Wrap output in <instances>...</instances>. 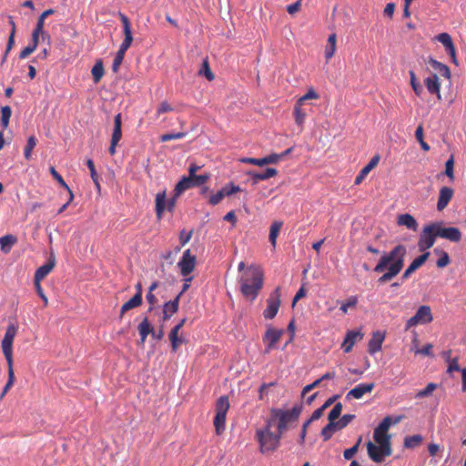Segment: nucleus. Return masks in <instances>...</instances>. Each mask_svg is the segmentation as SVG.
I'll return each mask as SVG.
<instances>
[{
  "label": "nucleus",
  "mask_w": 466,
  "mask_h": 466,
  "mask_svg": "<svg viewBox=\"0 0 466 466\" xmlns=\"http://www.w3.org/2000/svg\"><path fill=\"white\" fill-rule=\"evenodd\" d=\"M453 197V189L449 187H442L440 189L438 202H437V209L439 211L443 210L451 200Z\"/></svg>",
  "instance_id": "24"
},
{
  "label": "nucleus",
  "mask_w": 466,
  "mask_h": 466,
  "mask_svg": "<svg viewBox=\"0 0 466 466\" xmlns=\"http://www.w3.org/2000/svg\"><path fill=\"white\" fill-rule=\"evenodd\" d=\"M50 174L52 175V177L63 187H65L67 191L71 190L69 188V187L67 186V184L65 182L64 178L62 177V176L56 170V168L54 167H50Z\"/></svg>",
  "instance_id": "59"
},
{
  "label": "nucleus",
  "mask_w": 466,
  "mask_h": 466,
  "mask_svg": "<svg viewBox=\"0 0 466 466\" xmlns=\"http://www.w3.org/2000/svg\"><path fill=\"white\" fill-rule=\"evenodd\" d=\"M17 329L15 325L10 324L7 326L1 346L2 350L6 360V362H13V341L15 337Z\"/></svg>",
  "instance_id": "10"
},
{
  "label": "nucleus",
  "mask_w": 466,
  "mask_h": 466,
  "mask_svg": "<svg viewBox=\"0 0 466 466\" xmlns=\"http://www.w3.org/2000/svg\"><path fill=\"white\" fill-rule=\"evenodd\" d=\"M122 138V115L118 113L114 117V128L111 136L108 153L111 156L116 154V147Z\"/></svg>",
  "instance_id": "12"
},
{
  "label": "nucleus",
  "mask_w": 466,
  "mask_h": 466,
  "mask_svg": "<svg viewBox=\"0 0 466 466\" xmlns=\"http://www.w3.org/2000/svg\"><path fill=\"white\" fill-rule=\"evenodd\" d=\"M36 143H37V139L35 138V136H30L27 138V142H26V145H25V150H24V155H25V159L29 160L31 158L32 151L35 148V147L36 146Z\"/></svg>",
  "instance_id": "44"
},
{
  "label": "nucleus",
  "mask_w": 466,
  "mask_h": 466,
  "mask_svg": "<svg viewBox=\"0 0 466 466\" xmlns=\"http://www.w3.org/2000/svg\"><path fill=\"white\" fill-rule=\"evenodd\" d=\"M336 431H339L335 426V422L329 421V423L322 429L321 436L324 441H329Z\"/></svg>",
  "instance_id": "46"
},
{
  "label": "nucleus",
  "mask_w": 466,
  "mask_h": 466,
  "mask_svg": "<svg viewBox=\"0 0 466 466\" xmlns=\"http://www.w3.org/2000/svg\"><path fill=\"white\" fill-rule=\"evenodd\" d=\"M174 110L173 106L167 100H164L159 103V105L156 108L155 119H158L161 115L172 112Z\"/></svg>",
  "instance_id": "42"
},
{
  "label": "nucleus",
  "mask_w": 466,
  "mask_h": 466,
  "mask_svg": "<svg viewBox=\"0 0 466 466\" xmlns=\"http://www.w3.org/2000/svg\"><path fill=\"white\" fill-rule=\"evenodd\" d=\"M429 63L435 70H437L441 74V76H442L445 78H450L451 71H450V68L446 65H444L433 58H430Z\"/></svg>",
  "instance_id": "37"
},
{
  "label": "nucleus",
  "mask_w": 466,
  "mask_h": 466,
  "mask_svg": "<svg viewBox=\"0 0 466 466\" xmlns=\"http://www.w3.org/2000/svg\"><path fill=\"white\" fill-rule=\"evenodd\" d=\"M167 193L166 190H163L161 192H158L156 195V215L157 219H161L163 217V214L166 209H167Z\"/></svg>",
  "instance_id": "26"
},
{
  "label": "nucleus",
  "mask_w": 466,
  "mask_h": 466,
  "mask_svg": "<svg viewBox=\"0 0 466 466\" xmlns=\"http://www.w3.org/2000/svg\"><path fill=\"white\" fill-rule=\"evenodd\" d=\"M342 409L343 407L340 402L336 403L329 413V421L335 422V420L340 416Z\"/></svg>",
  "instance_id": "53"
},
{
  "label": "nucleus",
  "mask_w": 466,
  "mask_h": 466,
  "mask_svg": "<svg viewBox=\"0 0 466 466\" xmlns=\"http://www.w3.org/2000/svg\"><path fill=\"white\" fill-rule=\"evenodd\" d=\"M358 304L357 296H350L345 301L341 303L339 309L346 314L349 309H353Z\"/></svg>",
  "instance_id": "48"
},
{
  "label": "nucleus",
  "mask_w": 466,
  "mask_h": 466,
  "mask_svg": "<svg viewBox=\"0 0 466 466\" xmlns=\"http://www.w3.org/2000/svg\"><path fill=\"white\" fill-rule=\"evenodd\" d=\"M367 451L369 457L377 463H380L384 461V458L387 456H390L391 453H387L385 448H382V446L379 445L376 446L371 441H369L367 443Z\"/></svg>",
  "instance_id": "16"
},
{
  "label": "nucleus",
  "mask_w": 466,
  "mask_h": 466,
  "mask_svg": "<svg viewBox=\"0 0 466 466\" xmlns=\"http://www.w3.org/2000/svg\"><path fill=\"white\" fill-rule=\"evenodd\" d=\"M1 125L4 129L7 128L9 120L12 115V109L9 106H5L1 108Z\"/></svg>",
  "instance_id": "45"
},
{
  "label": "nucleus",
  "mask_w": 466,
  "mask_h": 466,
  "mask_svg": "<svg viewBox=\"0 0 466 466\" xmlns=\"http://www.w3.org/2000/svg\"><path fill=\"white\" fill-rule=\"evenodd\" d=\"M425 86L431 94H435L441 98V83L436 74L425 79Z\"/></svg>",
  "instance_id": "30"
},
{
  "label": "nucleus",
  "mask_w": 466,
  "mask_h": 466,
  "mask_svg": "<svg viewBox=\"0 0 466 466\" xmlns=\"http://www.w3.org/2000/svg\"><path fill=\"white\" fill-rule=\"evenodd\" d=\"M279 160H281V156L277 155L275 153L261 158L245 157L241 159L243 163L251 164L258 167H263L268 164H276Z\"/></svg>",
  "instance_id": "19"
},
{
  "label": "nucleus",
  "mask_w": 466,
  "mask_h": 466,
  "mask_svg": "<svg viewBox=\"0 0 466 466\" xmlns=\"http://www.w3.org/2000/svg\"><path fill=\"white\" fill-rule=\"evenodd\" d=\"M362 438L359 437L357 442L350 449L344 451L343 456L346 460H350L358 451Z\"/></svg>",
  "instance_id": "56"
},
{
  "label": "nucleus",
  "mask_w": 466,
  "mask_h": 466,
  "mask_svg": "<svg viewBox=\"0 0 466 466\" xmlns=\"http://www.w3.org/2000/svg\"><path fill=\"white\" fill-rule=\"evenodd\" d=\"M239 191H241V188L238 186H235L233 183H229L223 187L216 194L211 195L208 203L212 206L218 205L226 196H230Z\"/></svg>",
  "instance_id": "15"
},
{
  "label": "nucleus",
  "mask_w": 466,
  "mask_h": 466,
  "mask_svg": "<svg viewBox=\"0 0 466 466\" xmlns=\"http://www.w3.org/2000/svg\"><path fill=\"white\" fill-rule=\"evenodd\" d=\"M105 70L103 66V61L101 59L97 60L91 69V74L93 76V80L95 83L100 82L104 76Z\"/></svg>",
  "instance_id": "36"
},
{
  "label": "nucleus",
  "mask_w": 466,
  "mask_h": 466,
  "mask_svg": "<svg viewBox=\"0 0 466 466\" xmlns=\"http://www.w3.org/2000/svg\"><path fill=\"white\" fill-rule=\"evenodd\" d=\"M355 418L354 414H345L339 420H335V426L339 430L346 428Z\"/></svg>",
  "instance_id": "49"
},
{
  "label": "nucleus",
  "mask_w": 466,
  "mask_h": 466,
  "mask_svg": "<svg viewBox=\"0 0 466 466\" xmlns=\"http://www.w3.org/2000/svg\"><path fill=\"white\" fill-rule=\"evenodd\" d=\"M185 132H177V133H169V134H164L160 137L161 142H167L173 139H181L186 137Z\"/></svg>",
  "instance_id": "58"
},
{
  "label": "nucleus",
  "mask_w": 466,
  "mask_h": 466,
  "mask_svg": "<svg viewBox=\"0 0 466 466\" xmlns=\"http://www.w3.org/2000/svg\"><path fill=\"white\" fill-rule=\"evenodd\" d=\"M406 254V247L401 244L395 246L389 252L382 253L379 262L373 268L376 273H383L378 279L379 284L389 282L400 273L404 267Z\"/></svg>",
  "instance_id": "1"
},
{
  "label": "nucleus",
  "mask_w": 466,
  "mask_h": 466,
  "mask_svg": "<svg viewBox=\"0 0 466 466\" xmlns=\"http://www.w3.org/2000/svg\"><path fill=\"white\" fill-rule=\"evenodd\" d=\"M283 223L281 221H274L269 229V242L271 243L272 247L275 248L276 247V241L277 238L279 236V233L282 228Z\"/></svg>",
  "instance_id": "38"
},
{
  "label": "nucleus",
  "mask_w": 466,
  "mask_h": 466,
  "mask_svg": "<svg viewBox=\"0 0 466 466\" xmlns=\"http://www.w3.org/2000/svg\"><path fill=\"white\" fill-rule=\"evenodd\" d=\"M409 74H410V85H411V87H412L414 93L417 96H420L423 91V88H422L421 85L417 81L415 73L410 70L409 72Z\"/></svg>",
  "instance_id": "54"
},
{
  "label": "nucleus",
  "mask_w": 466,
  "mask_h": 466,
  "mask_svg": "<svg viewBox=\"0 0 466 466\" xmlns=\"http://www.w3.org/2000/svg\"><path fill=\"white\" fill-rule=\"evenodd\" d=\"M374 441L382 448H385L387 453H391V446H390V436L387 434V432H383L378 430H374L373 433Z\"/></svg>",
  "instance_id": "28"
},
{
  "label": "nucleus",
  "mask_w": 466,
  "mask_h": 466,
  "mask_svg": "<svg viewBox=\"0 0 466 466\" xmlns=\"http://www.w3.org/2000/svg\"><path fill=\"white\" fill-rule=\"evenodd\" d=\"M432 314L429 306H420L415 315L410 318L406 322V329H409L418 324H428L432 321Z\"/></svg>",
  "instance_id": "8"
},
{
  "label": "nucleus",
  "mask_w": 466,
  "mask_h": 466,
  "mask_svg": "<svg viewBox=\"0 0 466 466\" xmlns=\"http://www.w3.org/2000/svg\"><path fill=\"white\" fill-rule=\"evenodd\" d=\"M423 438L420 434H415L411 436H408L404 440V446L408 449H414L418 447L422 442Z\"/></svg>",
  "instance_id": "41"
},
{
  "label": "nucleus",
  "mask_w": 466,
  "mask_h": 466,
  "mask_svg": "<svg viewBox=\"0 0 466 466\" xmlns=\"http://www.w3.org/2000/svg\"><path fill=\"white\" fill-rule=\"evenodd\" d=\"M380 156L379 154L374 155L369 163L360 171L354 180L355 185H360L368 174L379 164Z\"/></svg>",
  "instance_id": "23"
},
{
  "label": "nucleus",
  "mask_w": 466,
  "mask_h": 466,
  "mask_svg": "<svg viewBox=\"0 0 466 466\" xmlns=\"http://www.w3.org/2000/svg\"><path fill=\"white\" fill-rule=\"evenodd\" d=\"M36 49L35 46H32V45H29L27 46H25L19 54V58L20 59H25L29 55H31L35 50Z\"/></svg>",
  "instance_id": "63"
},
{
  "label": "nucleus",
  "mask_w": 466,
  "mask_h": 466,
  "mask_svg": "<svg viewBox=\"0 0 466 466\" xmlns=\"http://www.w3.org/2000/svg\"><path fill=\"white\" fill-rule=\"evenodd\" d=\"M415 137L418 140V142L420 144V147L424 151L430 150V146L428 143H426L423 139V127L421 125H420L415 131Z\"/></svg>",
  "instance_id": "51"
},
{
  "label": "nucleus",
  "mask_w": 466,
  "mask_h": 466,
  "mask_svg": "<svg viewBox=\"0 0 466 466\" xmlns=\"http://www.w3.org/2000/svg\"><path fill=\"white\" fill-rule=\"evenodd\" d=\"M143 302L142 297H140L139 294H135L129 300H127L126 303H124L121 307L120 310V319L123 318L124 314L138 306H140Z\"/></svg>",
  "instance_id": "33"
},
{
  "label": "nucleus",
  "mask_w": 466,
  "mask_h": 466,
  "mask_svg": "<svg viewBox=\"0 0 466 466\" xmlns=\"http://www.w3.org/2000/svg\"><path fill=\"white\" fill-rule=\"evenodd\" d=\"M56 257L53 253L50 254L48 261L39 267L35 272L34 282H41L55 268Z\"/></svg>",
  "instance_id": "17"
},
{
  "label": "nucleus",
  "mask_w": 466,
  "mask_h": 466,
  "mask_svg": "<svg viewBox=\"0 0 466 466\" xmlns=\"http://www.w3.org/2000/svg\"><path fill=\"white\" fill-rule=\"evenodd\" d=\"M278 174L276 168L268 167L263 172H248V175L251 177L253 184H257L260 180H267L270 177H275Z\"/></svg>",
  "instance_id": "29"
},
{
  "label": "nucleus",
  "mask_w": 466,
  "mask_h": 466,
  "mask_svg": "<svg viewBox=\"0 0 466 466\" xmlns=\"http://www.w3.org/2000/svg\"><path fill=\"white\" fill-rule=\"evenodd\" d=\"M385 339V334L380 331H375L372 333V337L368 344V351L370 355L381 350L383 341Z\"/></svg>",
  "instance_id": "22"
},
{
  "label": "nucleus",
  "mask_w": 466,
  "mask_h": 466,
  "mask_svg": "<svg viewBox=\"0 0 466 466\" xmlns=\"http://www.w3.org/2000/svg\"><path fill=\"white\" fill-rule=\"evenodd\" d=\"M374 389V383H360L358 384L355 388L351 389L346 395L348 400L361 399L365 394L370 393Z\"/></svg>",
  "instance_id": "20"
},
{
  "label": "nucleus",
  "mask_w": 466,
  "mask_h": 466,
  "mask_svg": "<svg viewBox=\"0 0 466 466\" xmlns=\"http://www.w3.org/2000/svg\"><path fill=\"white\" fill-rule=\"evenodd\" d=\"M200 169V167L192 163L188 167V176L183 177L175 186L174 191L176 196H180L184 191L194 187L204 185L208 179L209 175H197L196 172Z\"/></svg>",
  "instance_id": "5"
},
{
  "label": "nucleus",
  "mask_w": 466,
  "mask_h": 466,
  "mask_svg": "<svg viewBox=\"0 0 466 466\" xmlns=\"http://www.w3.org/2000/svg\"><path fill=\"white\" fill-rule=\"evenodd\" d=\"M293 116H294L295 123L298 126L302 127L303 124L305 122V119H306V116H307V113L302 108V105H300L299 103L295 104L294 110H293Z\"/></svg>",
  "instance_id": "34"
},
{
  "label": "nucleus",
  "mask_w": 466,
  "mask_h": 466,
  "mask_svg": "<svg viewBox=\"0 0 466 466\" xmlns=\"http://www.w3.org/2000/svg\"><path fill=\"white\" fill-rule=\"evenodd\" d=\"M430 256L429 252H425L422 255L417 257L406 268L401 276V281L404 282L410 278V276L420 268L428 259Z\"/></svg>",
  "instance_id": "18"
},
{
  "label": "nucleus",
  "mask_w": 466,
  "mask_h": 466,
  "mask_svg": "<svg viewBox=\"0 0 466 466\" xmlns=\"http://www.w3.org/2000/svg\"><path fill=\"white\" fill-rule=\"evenodd\" d=\"M284 332V329H278L271 326L268 327L263 337V341L266 344L267 352H269L270 350L276 349V344L279 341Z\"/></svg>",
  "instance_id": "13"
},
{
  "label": "nucleus",
  "mask_w": 466,
  "mask_h": 466,
  "mask_svg": "<svg viewBox=\"0 0 466 466\" xmlns=\"http://www.w3.org/2000/svg\"><path fill=\"white\" fill-rule=\"evenodd\" d=\"M319 97V94L313 88H310L303 96L299 97L296 103H299L303 106L306 100L318 99Z\"/></svg>",
  "instance_id": "57"
},
{
  "label": "nucleus",
  "mask_w": 466,
  "mask_h": 466,
  "mask_svg": "<svg viewBox=\"0 0 466 466\" xmlns=\"http://www.w3.org/2000/svg\"><path fill=\"white\" fill-rule=\"evenodd\" d=\"M301 2L302 0H298L297 2L289 5L287 6V11L289 15H294L295 13H297L298 11H299L300 7H301Z\"/></svg>",
  "instance_id": "64"
},
{
  "label": "nucleus",
  "mask_w": 466,
  "mask_h": 466,
  "mask_svg": "<svg viewBox=\"0 0 466 466\" xmlns=\"http://www.w3.org/2000/svg\"><path fill=\"white\" fill-rule=\"evenodd\" d=\"M86 166L90 171V176H91L93 182L95 183L97 189H99L100 188L99 177L95 169V165H94V162L92 161V159L86 160Z\"/></svg>",
  "instance_id": "52"
},
{
  "label": "nucleus",
  "mask_w": 466,
  "mask_h": 466,
  "mask_svg": "<svg viewBox=\"0 0 466 466\" xmlns=\"http://www.w3.org/2000/svg\"><path fill=\"white\" fill-rule=\"evenodd\" d=\"M436 39L444 46L452 61L456 63L455 46L451 35L448 33H441L436 36Z\"/></svg>",
  "instance_id": "25"
},
{
  "label": "nucleus",
  "mask_w": 466,
  "mask_h": 466,
  "mask_svg": "<svg viewBox=\"0 0 466 466\" xmlns=\"http://www.w3.org/2000/svg\"><path fill=\"white\" fill-rule=\"evenodd\" d=\"M7 368H8V379H7V382L3 390V395H5L7 393V391L14 385L15 380V372H14V369H13V362H7Z\"/></svg>",
  "instance_id": "43"
},
{
  "label": "nucleus",
  "mask_w": 466,
  "mask_h": 466,
  "mask_svg": "<svg viewBox=\"0 0 466 466\" xmlns=\"http://www.w3.org/2000/svg\"><path fill=\"white\" fill-rule=\"evenodd\" d=\"M200 75H204L208 80L211 81L214 79V74L212 73L208 58L204 59L202 68L199 70Z\"/></svg>",
  "instance_id": "55"
},
{
  "label": "nucleus",
  "mask_w": 466,
  "mask_h": 466,
  "mask_svg": "<svg viewBox=\"0 0 466 466\" xmlns=\"http://www.w3.org/2000/svg\"><path fill=\"white\" fill-rule=\"evenodd\" d=\"M178 333L179 332L177 331V329H172L168 336L173 352H176L179 346L184 342V339L178 336Z\"/></svg>",
  "instance_id": "39"
},
{
  "label": "nucleus",
  "mask_w": 466,
  "mask_h": 466,
  "mask_svg": "<svg viewBox=\"0 0 466 466\" xmlns=\"http://www.w3.org/2000/svg\"><path fill=\"white\" fill-rule=\"evenodd\" d=\"M435 228V235L439 238L448 239L451 242H459L461 239V232L458 228L455 227H443L442 222L432 223Z\"/></svg>",
  "instance_id": "9"
},
{
  "label": "nucleus",
  "mask_w": 466,
  "mask_h": 466,
  "mask_svg": "<svg viewBox=\"0 0 466 466\" xmlns=\"http://www.w3.org/2000/svg\"><path fill=\"white\" fill-rule=\"evenodd\" d=\"M401 419L402 417L399 416L396 417L394 420H392L391 417L387 416L382 420V421L379 424L376 430L387 432L392 424L399 423L401 420Z\"/></svg>",
  "instance_id": "40"
},
{
  "label": "nucleus",
  "mask_w": 466,
  "mask_h": 466,
  "mask_svg": "<svg viewBox=\"0 0 466 466\" xmlns=\"http://www.w3.org/2000/svg\"><path fill=\"white\" fill-rule=\"evenodd\" d=\"M437 387L438 385L436 383L430 382L425 389L418 391L415 397L420 399L426 398L431 395L432 392L437 389Z\"/></svg>",
  "instance_id": "50"
},
{
  "label": "nucleus",
  "mask_w": 466,
  "mask_h": 466,
  "mask_svg": "<svg viewBox=\"0 0 466 466\" xmlns=\"http://www.w3.org/2000/svg\"><path fill=\"white\" fill-rule=\"evenodd\" d=\"M180 295H177L173 300L166 302L163 308L164 319H169L178 309Z\"/></svg>",
  "instance_id": "32"
},
{
  "label": "nucleus",
  "mask_w": 466,
  "mask_h": 466,
  "mask_svg": "<svg viewBox=\"0 0 466 466\" xmlns=\"http://www.w3.org/2000/svg\"><path fill=\"white\" fill-rule=\"evenodd\" d=\"M273 420H268L263 429L256 431V439L259 444L261 453L271 452L279 446L283 433L272 432Z\"/></svg>",
  "instance_id": "3"
},
{
  "label": "nucleus",
  "mask_w": 466,
  "mask_h": 466,
  "mask_svg": "<svg viewBox=\"0 0 466 466\" xmlns=\"http://www.w3.org/2000/svg\"><path fill=\"white\" fill-rule=\"evenodd\" d=\"M239 283L242 294L251 301L254 300L263 288V270L258 266H249L241 276Z\"/></svg>",
  "instance_id": "2"
},
{
  "label": "nucleus",
  "mask_w": 466,
  "mask_h": 466,
  "mask_svg": "<svg viewBox=\"0 0 466 466\" xmlns=\"http://www.w3.org/2000/svg\"><path fill=\"white\" fill-rule=\"evenodd\" d=\"M124 35H125V38H124L122 44L120 45L119 48H121L122 50L127 51L130 47V46H131V44L133 42V36H132V32L131 31L124 32Z\"/></svg>",
  "instance_id": "60"
},
{
  "label": "nucleus",
  "mask_w": 466,
  "mask_h": 466,
  "mask_svg": "<svg viewBox=\"0 0 466 466\" xmlns=\"http://www.w3.org/2000/svg\"><path fill=\"white\" fill-rule=\"evenodd\" d=\"M441 257L437 260L436 266L438 268H444L450 264L451 259L447 252L441 251Z\"/></svg>",
  "instance_id": "62"
},
{
  "label": "nucleus",
  "mask_w": 466,
  "mask_h": 466,
  "mask_svg": "<svg viewBox=\"0 0 466 466\" xmlns=\"http://www.w3.org/2000/svg\"><path fill=\"white\" fill-rule=\"evenodd\" d=\"M453 166H454L453 156H451V157L445 163V175L447 177H449L451 179H453V177H454Z\"/></svg>",
  "instance_id": "61"
},
{
  "label": "nucleus",
  "mask_w": 466,
  "mask_h": 466,
  "mask_svg": "<svg viewBox=\"0 0 466 466\" xmlns=\"http://www.w3.org/2000/svg\"><path fill=\"white\" fill-rule=\"evenodd\" d=\"M126 52L127 51L122 50L121 48H119L118 51L116 52V56L113 60V64H112V71L114 73L118 72L119 67H120L121 64L123 63Z\"/></svg>",
  "instance_id": "47"
},
{
  "label": "nucleus",
  "mask_w": 466,
  "mask_h": 466,
  "mask_svg": "<svg viewBox=\"0 0 466 466\" xmlns=\"http://www.w3.org/2000/svg\"><path fill=\"white\" fill-rule=\"evenodd\" d=\"M397 224L399 226H405L407 228L416 231L418 223L416 219L410 214H401L397 218Z\"/></svg>",
  "instance_id": "31"
},
{
  "label": "nucleus",
  "mask_w": 466,
  "mask_h": 466,
  "mask_svg": "<svg viewBox=\"0 0 466 466\" xmlns=\"http://www.w3.org/2000/svg\"><path fill=\"white\" fill-rule=\"evenodd\" d=\"M17 238L16 237L13 236V235H5L4 237H1L0 238V246H1V249L4 253H8L11 249V248L13 247V245H15V243L16 242Z\"/></svg>",
  "instance_id": "35"
},
{
  "label": "nucleus",
  "mask_w": 466,
  "mask_h": 466,
  "mask_svg": "<svg viewBox=\"0 0 466 466\" xmlns=\"http://www.w3.org/2000/svg\"><path fill=\"white\" fill-rule=\"evenodd\" d=\"M281 305V289L277 287L267 299V308L263 311L266 319H272L276 317Z\"/></svg>",
  "instance_id": "7"
},
{
  "label": "nucleus",
  "mask_w": 466,
  "mask_h": 466,
  "mask_svg": "<svg viewBox=\"0 0 466 466\" xmlns=\"http://www.w3.org/2000/svg\"><path fill=\"white\" fill-rule=\"evenodd\" d=\"M196 261V256L191 253L190 249L184 251L181 259L177 263L183 277H187L194 270Z\"/></svg>",
  "instance_id": "14"
},
{
  "label": "nucleus",
  "mask_w": 466,
  "mask_h": 466,
  "mask_svg": "<svg viewBox=\"0 0 466 466\" xmlns=\"http://www.w3.org/2000/svg\"><path fill=\"white\" fill-rule=\"evenodd\" d=\"M140 335V343L143 345L149 334L154 335V327L148 320L147 317H145L137 327Z\"/></svg>",
  "instance_id": "27"
},
{
  "label": "nucleus",
  "mask_w": 466,
  "mask_h": 466,
  "mask_svg": "<svg viewBox=\"0 0 466 466\" xmlns=\"http://www.w3.org/2000/svg\"><path fill=\"white\" fill-rule=\"evenodd\" d=\"M362 338L363 334L360 330H349L341 345L344 352L351 351L356 341L362 339Z\"/></svg>",
  "instance_id": "21"
},
{
  "label": "nucleus",
  "mask_w": 466,
  "mask_h": 466,
  "mask_svg": "<svg viewBox=\"0 0 466 466\" xmlns=\"http://www.w3.org/2000/svg\"><path fill=\"white\" fill-rule=\"evenodd\" d=\"M302 411V405H294L291 410L272 409L271 417L273 425L278 420L277 430L279 433H284L289 427L296 422Z\"/></svg>",
  "instance_id": "4"
},
{
  "label": "nucleus",
  "mask_w": 466,
  "mask_h": 466,
  "mask_svg": "<svg viewBox=\"0 0 466 466\" xmlns=\"http://www.w3.org/2000/svg\"><path fill=\"white\" fill-rule=\"evenodd\" d=\"M437 237L438 236L435 235V228L433 227L432 223L426 226L423 228L418 241V247L420 250L424 251L431 248L434 245Z\"/></svg>",
  "instance_id": "11"
},
{
  "label": "nucleus",
  "mask_w": 466,
  "mask_h": 466,
  "mask_svg": "<svg viewBox=\"0 0 466 466\" xmlns=\"http://www.w3.org/2000/svg\"><path fill=\"white\" fill-rule=\"evenodd\" d=\"M229 409V400L228 396H221L216 402V415L213 420L216 433L220 435L225 431L226 416Z\"/></svg>",
  "instance_id": "6"
}]
</instances>
